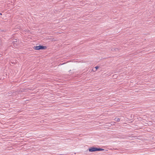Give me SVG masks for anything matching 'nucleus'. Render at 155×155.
Instances as JSON below:
<instances>
[{
	"label": "nucleus",
	"instance_id": "3",
	"mask_svg": "<svg viewBox=\"0 0 155 155\" xmlns=\"http://www.w3.org/2000/svg\"><path fill=\"white\" fill-rule=\"evenodd\" d=\"M13 44V46L15 48H17L18 47V45L15 43L13 42L12 43Z\"/></svg>",
	"mask_w": 155,
	"mask_h": 155
},
{
	"label": "nucleus",
	"instance_id": "8",
	"mask_svg": "<svg viewBox=\"0 0 155 155\" xmlns=\"http://www.w3.org/2000/svg\"><path fill=\"white\" fill-rule=\"evenodd\" d=\"M104 149L101 148V151H104Z\"/></svg>",
	"mask_w": 155,
	"mask_h": 155
},
{
	"label": "nucleus",
	"instance_id": "5",
	"mask_svg": "<svg viewBox=\"0 0 155 155\" xmlns=\"http://www.w3.org/2000/svg\"><path fill=\"white\" fill-rule=\"evenodd\" d=\"M101 148H100V147H99V148H98V147H97V151H101Z\"/></svg>",
	"mask_w": 155,
	"mask_h": 155
},
{
	"label": "nucleus",
	"instance_id": "2",
	"mask_svg": "<svg viewBox=\"0 0 155 155\" xmlns=\"http://www.w3.org/2000/svg\"><path fill=\"white\" fill-rule=\"evenodd\" d=\"M97 147H92L89 148L88 150L89 152H93L97 151Z\"/></svg>",
	"mask_w": 155,
	"mask_h": 155
},
{
	"label": "nucleus",
	"instance_id": "4",
	"mask_svg": "<svg viewBox=\"0 0 155 155\" xmlns=\"http://www.w3.org/2000/svg\"><path fill=\"white\" fill-rule=\"evenodd\" d=\"M114 120L115 121L117 122H119L120 121V119L117 117H116Z\"/></svg>",
	"mask_w": 155,
	"mask_h": 155
},
{
	"label": "nucleus",
	"instance_id": "9",
	"mask_svg": "<svg viewBox=\"0 0 155 155\" xmlns=\"http://www.w3.org/2000/svg\"><path fill=\"white\" fill-rule=\"evenodd\" d=\"M0 15H2V14L1 13H0Z\"/></svg>",
	"mask_w": 155,
	"mask_h": 155
},
{
	"label": "nucleus",
	"instance_id": "1",
	"mask_svg": "<svg viewBox=\"0 0 155 155\" xmlns=\"http://www.w3.org/2000/svg\"><path fill=\"white\" fill-rule=\"evenodd\" d=\"M34 49L36 50H44L47 48V47L45 46L39 45V46H35L33 47Z\"/></svg>",
	"mask_w": 155,
	"mask_h": 155
},
{
	"label": "nucleus",
	"instance_id": "6",
	"mask_svg": "<svg viewBox=\"0 0 155 155\" xmlns=\"http://www.w3.org/2000/svg\"><path fill=\"white\" fill-rule=\"evenodd\" d=\"M99 66H96L95 68L96 69V71L99 68Z\"/></svg>",
	"mask_w": 155,
	"mask_h": 155
},
{
	"label": "nucleus",
	"instance_id": "7",
	"mask_svg": "<svg viewBox=\"0 0 155 155\" xmlns=\"http://www.w3.org/2000/svg\"><path fill=\"white\" fill-rule=\"evenodd\" d=\"M17 39H15L14 41H13V42H12V43H13V42H17Z\"/></svg>",
	"mask_w": 155,
	"mask_h": 155
}]
</instances>
